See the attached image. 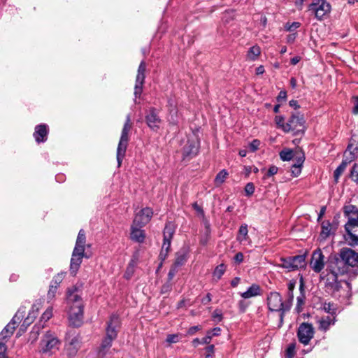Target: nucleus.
Returning a JSON list of instances; mask_svg holds the SVG:
<instances>
[{
    "label": "nucleus",
    "instance_id": "nucleus-1",
    "mask_svg": "<svg viewBox=\"0 0 358 358\" xmlns=\"http://www.w3.org/2000/svg\"><path fill=\"white\" fill-rule=\"evenodd\" d=\"M68 319L71 326L78 327L83 320V302L76 288L67 291Z\"/></svg>",
    "mask_w": 358,
    "mask_h": 358
},
{
    "label": "nucleus",
    "instance_id": "nucleus-2",
    "mask_svg": "<svg viewBox=\"0 0 358 358\" xmlns=\"http://www.w3.org/2000/svg\"><path fill=\"white\" fill-rule=\"evenodd\" d=\"M85 233L83 229H80L71 259L70 272L73 275L77 273L82 263L85 250Z\"/></svg>",
    "mask_w": 358,
    "mask_h": 358
},
{
    "label": "nucleus",
    "instance_id": "nucleus-3",
    "mask_svg": "<svg viewBox=\"0 0 358 358\" xmlns=\"http://www.w3.org/2000/svg\"><path fill=\"white\" fill-rule=\"evenodd\" d=\"M61 345V341L54 332L46 331L40 341L38 352L41 355L52 356L59 350Z\"/></svg>",
    "mask_w": 358,
    "mask_h": 358
},
{
    "label": "nucleus",
    "instance_id": "nucleus-4",
    "mask_svg": "<svg viewBox=\"0 0 358 358\" xmlns=\"http://www.w3.org/2000/svg\"><path fill=\"white\" fill-rule=\"evenodd\" d=\"M120 324L119 317L115 315H112L107 322L106 337L101 342L99 350L100 354L103 355H105L106 351L111 347L113 341L117 338Z\"/></svg>",
    "mask_w": 358,
    "mask_h": 358
},
{
    "label": "nucleus",
    "instance_id": "nucleus-5",
    "mask_svg": "<svg viewBox=\"0 0 358 358\" xmlns=\"http://www.w3.org/2000/svg\"><path fill=\"white\" fill-rule=\"evenodd\" d=\"M267 305L271 311L280 312V322H282L285 312L289 310L292 303L289 300L283 302L281 295L276 292H271L267 297Z\"/></svg>",
    "mask_w": 358,
    "mask_h": 358
},
{
    "label": "nucleus",
    "instance_id": "nucleus-6",
    "mask_svg": "<svg viewBox=\"0 0 358 358\" xmlns=\"http://www.w3.org/2000/svg\"><path fill=\"white\" fill-rule=\"evenodd\" d=\"M340 258L332 260L339 268H343L346 273L348 266H357L358 265V254L350 248H343L340 252Z\"/></svg>",
    "mask_w": 358,
    "mask_h": 358
},
{
    "label": "nucleus",
    "instance_id": "nucleus-7",
    "mask_svg": "<svg viewBox=\"0 0 358 358\" xmlns=\"http://www.w3.org/2000/svg\"><path fill=\"white\" fill-rule=\"evenodd\" d=\"M131 129V122L130 115H128L126 118V122L123 126L121 136L117 148V161L118 166H121L123 158L124 157L125 152L127 148L129 142V133Z\"/></svg>",
    "mask_w": 358,
    "mask_h": 358
},
{
    "label": "nucleus",
    "instance_id": "nucleus-8",
    "mask_svg": "<svg viewBox=\"0 0 358 358\" xmlns=\"http://www.w3.org/2000/svg\"><path fill=\"white\" fill-rule=\"evenodd\" d=\"M344 270L339 268L332 260L330 261L326 269V273L321 274V278L325 280L327 285L335 289H338L339 283L338 278L340 275L344 274Z\"/></svg>",
    "mask_w": 358,
    "mask_h": 358
},
{
    "label": "nucleus",
    "instance_id": "nucleus-9",
    "mask_svg": "<svg viewBox=\"0 0 358 358\" xmlns=\"http://www.w3.org/2000/svg\"><path fill=\"white\" fill-rule=\"evenodd\" d=\"M331 6L327 0H313L308 6V10L315 15L318 20H322L329 15Z\"/></svg>",
    "mask_w": 358,
    "mask_h": 358
},
{
    "label": "nucleus",
    "instance_id": "nucleus-10",
    "mask_svg": "<svg viewBox=\"0 0 358 358\" xmlns=\"http://www.w3.org/2000/svg\"><path fill=\"white\" fill-rule=\"evenodd\" d=\"M354 215L349 218L345 226L348 233L345 240L352 246L358 245V212Z\"/></svg>",
    "mask_w": 358,
    "mask_h": 358
},
{
    "label": "nucleus",
    "instance_id": "nucleus-11",
    "mask_svg": "<svg viewBox=\"0 0 358 358\" xmlns=\"http://www.w3.org/2000/svg\"><path fill=\"white\" fill-rule=\"evenodd\" d=\"M305 129L304 117L303 115L299 113L293 114L286 123V125L283 126V131L287 133L294 131L296 134L299 133L303 134Z\"/></svg>",
    "mask_w": 358,
    "mask_h": 358
},
{
    "label": "nucleus",
    "instance_id": "nucleus-12",
    "mask_svg": "<svg viewBox=\"0 0 358 358\" xmlns=\"http://www.w3.org/2000/svg\"><path fill=\"white\" fill-rule=\"evenodd\" d=\"M81 346V337L79 334L69 335L64 345V354L68 358H73Z\"/></svg>",
    "mask_w": 358,
    "mask_h": 358
},
{
    "label": "nucleus",
    "instance_id": "nucleus-13",
    "mask_svg": "<svg viewBox=\"0 0 358 358\" xmlns=\"http://www.w3.org/2000/svg\"><path fill=\"white\" fill-rule=\"evenodd\" d=\"M174 232V224L171 222L167 223L164 230V243L162 245L161 252L159 254V257L163 259L166 258L169 251L171 239L173 238Z\"/></svg>",
    "mask_w": 358,
    "mask_h": 358
},
{
    "label": "nucleus",
    "instance_id": "nucleus-14",
    "mask_svg": "<svg viewBox=\"0 0 358 358\" xmlns=\"http://www.w3.org/2000/svg\"><path fill=\"white\" fill-rule=\"evenodd\" d=\"M315 334L312 324L303 322L298 328L297 337L301 343L307 345L313 338Z\"/></svg>",
    "mask_w": 358,
    "mask_h": 358
},
{
    "label": "nucleus",
    "instance_id": "nucleus-15",
    "mask_svg": "<svg viewBox=\"0 0 358 358\" xmlns=\"http://www.w3.org/2000/svg\"><path fill=\"white\" fill-rule=\"evenodd\" d=\"M309 264L311 269L317 273H320L324 269L326 264V258L320 248H317L313 252Z\"/></svg>",
    "mask_w": 358,
    "mask_h": 358
},
{
    "label": "nucleus",
    "instance_id": "nucleus-16",
    "mask_svg": "<svg viewBox=\"0 0 358 358\" xmlns=\"http://www.w3.org/2000/svg\"><path fill=\"white\" fill-rule=\"evenodd\" d=\"M145 70L146 64L145 62L142 61L138 66L136 78V84L134 87V95L136 97L139 96L141 94L143 85L145 78Z\"/></svg>",
    "mask_w": 358,
    "mask_h": 358
},
{
    "label": "nucleus",
    "instance_id": "nucleus-17",
    "mask_svg": "<svg viewBox=\"0 0 358 358\" xmlns=\"http://www.w3.org/2000/svg\"><path fill=\"white\" fill-rule=\"evenodd\" d=\"M25 315V308L21 307L13 317L10 322L3 329V334L6 333L12 336L17 324L22 321Z\"/></svg>",
    "mask_w": 358,
    "mask_h": 358
},
{
    "label": "nucleus",
    "instance_id": "nucleus-18",
    "mask_svg": "<svg viewBox=\"0 0 358 358\" xmlns=\"http://www.w3.org/2000/svg\"><path fill=\"white\" fill-rule=\"evenodd\" d=\"M153 215L152 210L150 208H145L137 213L134 219L133 223L143 227L148 224Z\"/></svg>",
    "mask_w": 358,
    "mask_h": 358
},
{
    "label": "nucleus",
    "instance_id": "nucleus-19",
    "mask_svg": "<svg viewBox=\"0 0 358 358\" xmlns=\"http://www.w3.org/2000/svg\"><path fill=\"white\" fill-rule=\"evenodd\" d=\"M41 302L34 303L32 306L31 309L29 310L28 315L27 316L26 318H24L23 323L22 324V325L20 327V331H26L27 327L29 325H30L34 322V320L36 319V317H37V315L38 314V311L41 309Z\"/></svg>",
    "mask_w": 358,
    "mask_h": 358
},
{
    "label": "nucleus",
    "instance_id": "nucleus-20",
    "mask_svg": "<svg viewBox=\"0 0 358 358\" xmlns=\"http://www.w3.org/2000/svg\"><path fill=\"white\" fill-rule=\"evenodd\" d=\"M138 224H132L131 227V239L138 243H143L145 238V234Z\"/></svg>",
    "mask_w": 358,
    "mask_h": 358
},
{
    "label": "nucleus",
    "instance_id": "nucleus-21",
    "mask_svg": "<svg viewBox=\"0 0 358 358\" xmlns=\"http://www.w3.org/2000/svg\"><path fill=\"white\" fill-rule=\"evenodd\" d=\"M199 150V142L196 138L189 139L183 148V154L185 156L195 155Z\"/></svg>",
    "mask_w": 358,
    "mask_h": 358
},
{
    "label": "nucleus",
    "instance_id": "nucleus-22",
    "mask_svg": "<svg viewBox=\"0 0 358 358\" xmlns=\"http://www.w3.org/2000/svg\"><path fill=\"white\" fill-rule=\"evenodd\" d=\"M48 129V126L45 124L37 125L35 127L34 136L37 143L44 142L46 141Z\"/></svg>",
    "mask_w": 358,
    "mask_h": 358
},
{
    "label": "nucleus",
    "instance_id": "nucleus-23",
    "mask_svg": "<svg viewBox=\"0 0 358 358\" xmlns=\"http://www.w3.org/2000/svg\"><path fill=\"white\" fill-rule=\"evenodd\" d=\"M146 122L148 127L152 130H157L159 128L161 120L158 117L155 111L152 109L146 115Z\"/></svg>",
    "mask_w": 358,
    "mask_h": 358
},
{
    "label": "nucleus",
    "instance_id": "nucleus-24",
    "mask_svg": "<svg viewBox=\"0 0 358 358\" xmlns=\"http://www.w3.org/2000/svg\"><path fill=\"white\" fill-rule=\"evenodd\" d=\"M262 294V289L257 284H252L245 292H242L241 296L243 299H250Z\"/></svg>",
    "mask_w": 358,
    "mask_h": 358
},
{
    "label": "nucleus",
    "instance_id": "nucleus-25",
    "mask_svg": "<svg viewBox=\"0 0 358 358\" xmlns=\"http://www.w3.org/2000/svg\"><path fill=\"white\" fill-rule=\"evenodd\" d=\"M318 323L319 329L322 331H327V329H329L330 326L334 324L335 317L333 315L322 317L318 320Z\"/></svg>",
    "mask_w": 358,
    "mask_h": 358
},
{
    "label": "nucleus",
    "instance_id": "nucleus-26",
    "mask_svg": "<svg viewBox=\"0 0 358 358\" xmlns=\"http://www.w3.org/2000/svg\"><path fill=\"white\" fill-rule=\"evenodd\" d=\"M236 238L241 244L250 243L248 225L246 224H243L240 227Z\"/></svg>",
    "mask_w": 358,
    "mask_h": 358
},
{
    "label": "nucleus",
    "instance_id": "nucleus-27",
    "mask_svg": "<svg viewBox=\"0 0 358 358\" xmlns=\"http://www.w3.org/2000/svg\"><path fill=\"white\" fill-rule=\"evenodd\" d=\"M304 155L299 153L297 157L296 162L292 166V173L294 176H297L301 173V167L304 162Z\"/></svg>",
    "mask_w": 358,
    "mask_h": 358
},
{
    "label": "nucleus",
    "instance_id": "nucleus-28",
    "mask_svg": "<svg viewBox=\"0 0 358 358\" xmlns=\"http://www.w3.org/2000/svg\"><path fill=\"white\" fill-rule=\"evenodd\" d=\"M292 263L294 264V269H299L303 268L306 266V256L305 255H297L291 257Z\"/></svg>",
    "mask_w": 358,
    "mask_h": 358
},
{
    "label": "nucleus",
    "instance_id": "nucleus-29",
    "mask_svg": "<svg viewBox=\"0 0 358 358\" xmlns=\"http://www.w3.org/2000/svg\"><path fill=\"white\" fill-rule=\"evenodd\" d=\"M261 53L260 48L257 45H255L251 47L248 53H247V59L250 61H255L257 59Z\"/></svg>",
    "mask_w": 358,
    "mask_h": 358
},
{
    "label": "nucleus",
    "instance_id": "nucleus-30",
    "mask_svg": "<svg viewBox=\"0 0 358 358\" xmlns=\"http://www.w3.org/2000/svg\"><path fill=\"white\" fill-rule=\"evenodd\" d=\"M281 263L278 264L279 266L287 269L288 271H294V264L292 263L291 257L287 258H281Z\"/></svg>",
    "mask_w": 358,
    "mask_h": 358
},
{
    "label": "nucleus",
    "instance_id": "nucleus-31",
    "mask_svg": "<svg viewBox=\"0 0 358 358\" xmlns=\"http://www.w3.org/2000/svg\"><path fill=\"white\" fill-rule=\"evenodd\" d=\"M331 224L328 221H324L322 223V231L320 236L323 238H327L331 234Z\"/></svg>",
    "mask_w": 358,
    "mask_h": 358
},
{
    "label": "nucleus",
    "instance_id": "nucleus-32",
    "mask_svg": "<svg viewBox=\"0 0 358 358\" xmlns=\"http://www.w3.org/2000/svg\"><path fill=\"white\" fill-rule=\"evenodd\" d=\"M187 261V255L185 252H179L176 255V260L174 262L175 266H180L183 265Z\"/></svg>",
    "mask_w": 358,
    "mask_h": 358
},
{
    "label": "nucleus",
    "instance_id": "nucleus-33",
    "mask_svg": "<svg viewBox=\"0 0 358 358\" xmlns=\"http://www.w3.org/2000/svg\"><path fill=\"white\" fill-rule=\"evenodd\" d=\"M347 149L350 152H358V136H353L351 138Z\"/></svg>",
    "mask_w": 358,
    "mask_h": 358
},
{
    "label": "nucleus",
    "instance_id": "nucleus-34",
    "mask_svg": "<svg viewBox=\"0 0 358 358\" xmlns=\"http://www.w3.org/2000/svg\"><path fill=\"white\" fill-rule=\"evenodd\" d=\"M356 155L357 153L348 151V150L346 149L345 152H344V157L342 162H345V166H347L348 164L356 159Z\"/></svg>",
    "mask_w": 358,
    "mask_h": 358
},
{
    "label": "nucleus",
    "instance_id": "nucleus-35",
    "mask_svg": "<svg viewBox=\"0 0 358 358\" xmlns=\"http://www.w3.org/2000/svg\"><path fill=\"white\" fill-rule=\"evenodd\" d=\"M345 162H341L340 166L334 171V180L337 182L339 177L342 175L346 169Z\"/></svg>",
    "mask_w": 358,
    "mask_h": 358
},
{
    "label": "nucleus",
    "instance_id": "nucleus-36",
    "mask_svg": "<svg viewBox=\"0 0 358 358\" xmlns=\"http://www.w3.org/2000/svg\"><path fill=\"white\" fill-rule=\"evenodd\" d=\"M224 274V264H220L216 267L213 273V279L215 280H220Z\"/></svg>",
    "mask_w": 358,
    "mask_h": 358
},
{
    "label": "nucleus",
    "instance_id": "nucleus-37",
    "mask_svg": "<svg viewBox=\"0 0 358 358\" xmlns=\"http://www.w3.org/2000/svg\"><path fill=\"white\" fill-rule=\"evenodd\" d=\"M181 339V335L178 334H169L166 337V341L169 344L177 343Z\"/></svg>",
    "mask_w": 358,
    "mask_h": 358
},
{
    "label": "nucleus",
    "instance_id": "nucleus-38",
    "mask_svg": "<svg viewBox=\"0 0 358 358\" xmlns=\"http://www.w3.org/2000/svg\"><path fill=\"white\" fill-rule=\"evenodd\" d=\"M57 290V285H54L53 284H51L50 285V288H49V290H48V292L47 294L48 300L51 301V300L54 299V298L55 297V295H56Z\"/></svg>",
    "mask_w": 358,
    "mask_h": 358
},
{
    "label": "nucleus",
    "instance_id": "nucleus-39",
    "mask_svg": "<svg viewBox=\"0 0 358 358\" xmlns=\"http://www.w3.org/2000/svg\"><path fill=\"white\" fill-rule=\"evenodd\" d=\"M280 158L283 161H289L293 159L294 157V154L292 150H283L280 152Z\"/></svg>",
    "mask_w": 358,
    "mask_h": 358
},
{
    "label": "nucleus",
    "instance_id": "nucleus-40",
    "mask_svg": "<svg viewBox=\"0 0 358 358\" xmlns=\"http://www.w3.org/2000/svg\"><path fill=\"white\" fill-rule=\"evenodd\" d=\"M350 177L353 181L358 182V166L357 164L352 166Z\"/></svg>",
    "mask_w": 358,
    "mask_h": 358
},
{
    "label": "nucleus",
    "instance_id": "nucleus-41",
    "mask_svg": "<svg viewBox=\"0 0 358 358\" xmlns=\"http://www.w3.org/2000/svg\"><path fill=\"white\" fill-rule=\"evenodd\" d=\"M296 344L291 343L287 349V357L293 358L295 354Z\"/></svg>",
    "mask_w": 358,
    "mask_h": 358
},
{
    "label": "nucleus",
    "instance_id": "nucleus-42",
    "mask_svg": "<svg viewBox=\"0 0 358 358\" xmlns=\"http://www.w3.org/2000/svg\"><path fill=\"white\" fill-rule=\"evenodd\" d=\"M52 316V308L49 307L47 310L43 313L41 316V319L45 322L48 321Z\"/></svg>",
    "mask_w": 358,
    "mask_h": 358
},
{
    "label": "nucleus",
    "instance_id": "nucleus-43",
    "mask_svg": "<svg viewBox=\"0 0 358 358\" xmlns=\"http://www.w3.org/2000/svg\"><path fill=\"white\" fill-rule=\"evenodd\" d=\"M275 122L277 124V127L282 130L283 126L286 125V123L284 122V117L280 115L275 116Z\"/></svg>",
    "mask_w": 358,
    "mask_h": 358
},
{
    "label": "nucleus",
    "instance_id": "nucleus-44",
    "mask_svg": "<svg viewBox=\"0 0 358 358\" xmlns=\"http://www.w3.org/2000/svg\"><path fill=\"white\" fill-rule=\"evenodd\" d=\"M278 171V168L277 166H271L268 169V170L267 171V173L264 177V179H266L267 177H270V176H274L275 174L277 173Z\"/></svg>",
    "mask_w": 358,
    "mask_h": 358
},
{
    "label": "nucleus",
    "instance_id": "nucleus-45",
    "mask_svg": "<svg viewBox=\"0 0 358 358\" xmlns=\"http://www.w3.org/2000/svg\"><path fill=\"white\" fill-rule=\"evenodd\" d=\"M259 145L260 141L257 139H255L249 144V148L252 152H255L259 148Z\"/></svg>",
    "mask_w": 358,
    "mask_h": 358
},
{
    "label": "nucleus",
    "instance_id": "nucleus-46",
    "mask_svg": "<svg viewBox=\"0 0 358 358\" xmlns=\"http://www.w3.org/2000/svg\"><path fill=\"white\" fill-rule=\"evenodd\" d=\"M245 192L247 195L250 196L252 195L255 192V186L253 183L249 182L245 185Z\"/></svg>",
    "mask_w": 358,
    "mask_h": 358
},
{
    "label": "nucleus",
    "instance_id": "nucleus-47",
    "mask_svg": "<svg viewBox=\"0 0 358 358\" xmlns=\"http://www.w3.org/2000/svg\"><path fill=\"white\" fill-rule=\"evenodd\" d=\"M7 348L6 344L0 342V358H8L6 355Z\"/></svg>",
    "mask_w": 358,
    "mask_h": 358
},
{
    "label": "nucleus",
    "instance_id": "nucleus-48",
    "mask_svg": "<svg viewBox=\"0 0 358 358\" xmlns=\"http://www.w3.org/2000/svg\"><path fill=\"white\" fill-rule=\"evenodd\" d=\"M213 336L212 331H208L206 336L201 339V343L208 344Z\"/></svg>",
    "mask_w": 358,
    "mask_h": 358
},
{
    "label": "nucleus",
    "instance_id": "nucleus-49",
    "mask_svg": "<svg viewBox=\"0 0 358 358\" xmlns=\"http://www.w3.org/2000/svg\"><path fill=\"white\" fill-rule=\"evenodd\" d=\"M63 278H64V273H59L54 278V280H53L52 284H53L54 285H57L58 287V285L62 281Z\"/></svg>",
    "mask_w": 358,
    "mask_h": 358
},
{
    "label": "nucleus",
    "instance_id": "nucleus-50",
    "mask_svg": "<svg viewBox=\"0 0 358 358\" xmlns=\"http://www.w3.org/2000/svg\"><path fill=\"white\" fill-rule=\"evenodd\" d=\"M294 288V282H289L288 284V289H289V301H291V303L292 302V299H293V289Z\"/></svg>",
    "mask_w": 358,
    "mask_h": 358
},
{
    "label": "nucleus",
    "instance_id": "nucleus-51",
    "mask_svg": "<svg viewBox=\"0 0 358 358\" xmlns=\"http://www.w3.org/2000/svg\"><path fill=\"white\" fill-rule=\"evenodd\" d=\"M215 182L217 185H221L224 182L223 171H221L215 178Z\"/></svg>",
    "mask_w": 358,
    "mask_h": 358
},
{
    "label": "nucleus",
    "instance_id": "nucleus-52",
    "mask_svg": "<svg viewBox=\"0 0 358 358\" xmlns=\"http://www.w3.org/2000/svg\"><path fill=\"white\" fill-rule=\"evenodd\" d=\"M324 310L327 313H331L332 315L335 313L334 308L332 307L331 303H324Z\"/></svg>",
    "mask_w": 358,
    "mask_h": 358
},
{
    "label": "nucleus",
    "instance_id": "nucleus-53",
    "mask_svg": "<svg viewBox=\"0 0 358 358\" xmlns=\"http://www.w3.org/2000/svg\"><path fill=\"white\" fill-rule=\"evenodd\" d=\"M234 259L236 263L240 264L243 261V255L241 252H238L235 257H234Z\"/></svg>",
    "mask_w": 358,
    "mask_h": 358
},
{
    "label": "nucleus",
    "instance_id": "nucleus-54",
    "mask_svg": "<svg viewBox=\"0 0 358 358\" xmlns=\"http://www.w3.org/2000/svg\"><path fill=\"white\" fill-rule=\"evenodd\" d=\"M201 329V326H199V325L194 326V327H190L187 333L189 335H193V334H194L196 333V331H199Z\"/></svg>",
    "mask_w": 358,
    "mask_h": 358
},
{
    "label": "nucleus",
    "instance_id": "nucleus-55",
    "mask_svg": "<svg viewBox=\"0 0 358 358\" xmlns=\"http://www.w3.org/2000/svg\"><path fill=\"white\" fill-rule=\"evenodd\" d=\"M352 111L355 114H358V96L354 98V107Z\"/></svg>",
    "mask_w": 358,
    "mask_h": 358
},
{
    "label": "nucleus",
    "instance_id": "nucleus-56",
    "mask_svg": "<svg viewBox=\"0 0 358 358\" xmlns=\"http://www.w3.org/2000/svg\"><path fill=\"white\" fill-rule=\"evenodd\" d=\"M286 96H287L286 92L280 91L278 96V101H280L281 100L284 101V100H285Z\"/></svg>",
    "mask_w": 358,
    "mask_h": 358
},
{
    "label": "nucleus",
    "instance_id": "nucleus-57",
    "mask_svg": "<svg viewBox=\"0 0 358 358\" xmlns=\"http://www.w3.org/2000/svg\"><path fill=\"white\" fill-rule=\"evenodd\" d=\"M177 266H175L174 265L173 266V267L171 268L169 273V279H172V278L174 276V275L176 274V271H177Z\"/></svg>",
    "mask_w": 358,
    "mask_h": 358
},
{
    "label": "nucleus",
    "instance_id": "nucleus-58",
    "mask_svg": "<svg viewBox=\"0 0 358 358\" xmlns=\"http://www.w3.org/2000/svg\"><path fill=\"white\" fill-rule=\"evenodd\" d=\"M240 281H241V278H240L236 277V278H234V279L231 281V287H236L238 285V283L240 282Z\"/></svg>",
    "mask_w": 358,
    "mask_h": 358
},
{
    "label": "nucleus",
    "instance_id": "nucleus-59",
    "mask_svg": "<svg viewBox=\"0 0 358 358\" xmlns=\"http://www.w3.org/2000/svg\"><path fill=\"white\" fill-rule=\"evenodd\" d=\"M193 208H194V210L197 212V213L199 215H203V210H202L201 208L197 203H194Z\"/></svg>",
    "mask_w": 358,
    "mask_h": 358
},
{
    "label": "nucleus",
    "instance_id": "nucleus-60",
    "mask_svg": "<svg viewBox=\"0 0 358 358\" xmlns=\"http://www.w3.org/2000/svg\"><path fill=\"white\" fill-rule=\"evenodd\" d=\"M300 26V23L299 22H293L288 28L287 29L289 31H292V30H294L296 29H297L298 27H299Z\"/></svg>",
    "mask_w": 358,
    "mask_h": 358
},
{
    "label": "nucleus",
    "instance_id": "nucleus-61",
    "mask_svg": "<svg viewBox=\"0 0 358 358\" xmlns=\"http://www.w3.org/2000/svg\"><path fill=\"white\" fill-rule=\"evenodd\" d=\"M11 336L10 335H8V334L5 333L3 334V331L1 332L0 334V342H2L5 344V343L3 342L4 340H6V338L10 337Z\"/></svg>",
    "mask_w": 358,
    "mask_h": 358
},
{
    "label": "nucleus",
    "instance_id": "nucleus-62",
    "mask_svg": "<svg viewBox=\"0 0 358 358\" xmlns=\"http://www.w3.org/2000/svg\"><path fill=\"white\" fill-rule=\"evenodd\" d=\"M300 60L301 57L299 56H296L291 59V64L292 65H296L298 62H299Z\"/></svg>",
    "mask_w": 358,
    "mask_h": 358
},
{
    "label": "nucleus",
    "instance_id": "nucleus-63",
    "mask_svg": "<svg viewBox=\"0 0 358 358\" xmlns=\"http://www.w3.org/2000/svg\"><path fill=\"white\" fill-rule=\"evenodd\" d=\"M264 73V68L263 66H259L256 69V73L257 75L263 74Z\"/></svg>",
    "mask_w": 358,
    "mask_h": 358
},
{
    "label": "nucleus",
    "instance_id": "nucleus-64",
    "mask_svg": "<svg viewBox=\"0 0 358 358\" xmlns=\"http://www.w3.org/2000/svg\"><path fill=\"white\" fill-rule=\"evenodd\" d=\"M211 331L213 332V335L215 336H217V335L220 334L222 330L220 328L216 327V328H214Z\"/></svg>",
    "mask_w": 358,
    "mask_h": 358
}]
</instances>
